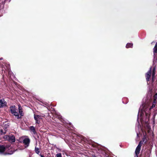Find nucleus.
<instances>
[{"instance_id": "f257e3e1", "label": "nucleus", "mask_w": 157, "mask_h": 157, "mask_svg": "<svg viewBox=\"0 0 157 157\" xmlns=\"http://www.w3.org/2000/svg\"><path fill=\"white\" fill-rule=\"evenodd\" d=\"M155 103H154V102L151 107L149 106L147 107L146 105H144V106L140 107V110L138 113L137 119L138 126L140 124L139 119L142 125H143L144 124V116H145L147 120V121H145V122L148 128H149L148 124L147 122L150 115V110L151 109L155 107Z\"/></svg>"}, {"instance_id": "f03ea898", "label": "nucleus", "mask_w": 157, "mask_h": 157, "mask_svg": "<svg viewBox=\"0 0 157 157\" xmlns=\"http://www.w3.org/2000/svg\"><path fill=\"white\" fill-rule=\"evenodd\" d=\"M152 82H153V79L154 78V76L155 74V69H152V71H151V69H150V70L148 71L146 74V79L147 82V84H148L149 83L148 82L149 81L150 78L152 74Z\"/></svg>"}, {"instance_id": "7ed1b4c3", "label": "nucleus", "mask_w": 157, "mask_h": 157, "mask_svg": "<svg viewBox=\"0 0 157 157\" xmlns=\"http://www.w3.org/2000/svg\"><path fill=\"white\" fill-rule=\"evenodd\" d=\"M4 138L11 142H14L15 141V137L13 135H6L4 136Z\"/></svg>"}, {"instance_id": "20e7f679", "label": "nucleus", "mask_w": 157, "mask_h": 157, "mask_svg": "<svg viewBox=\"0 0 157 157\" xmlns=\"http://www.w3.org/2000/svg\"><path fill=\"white\" fill-rule=\"evenodd\" d=\"M20 140H22L23 144L25 145V147H27L28 146L30 142L29 139L26 137H22L20 139Z\"/></svg>"}, {"instance_id": "39448f33", "label": "nucleus", "mask_w": 157, "mask_h": 157, "mask_svg": "<svg viewBox=\"0 0 157 157\" xmlns=\"http://www.w3.org/2000/svg\"><path fill=\"white\" fill-rule=\"evenodd\" d=\"M142 146L141 141H140L136 148L135 151V153L136 156L137 157L138 155L139 154L141 149V147Z\"/></svg>"}, {"instance_id": "423d86ee", "label": "nucleus", "mask_w": 157, "mask_h": 157, "mask_svg": "<svg viewBox=\"0 0 157 157\" xmlns=\"http://www.w3.org/2000/svg\"><path fill=\"white\" fill-rule=\"evenodd\" d=\"M7 105V103L4 99L0 100V108L6 107Z\"/></svg>"}, {"instance_id": "0eeeda50", "label": "nucleus", "mask_w": 157, "mask_h": 157, "mask_svg": "<svg viewBox=\"0 0 157 157\" xmlns=\"http://www.w3.org/2000/svg\"><path fill=\"white\" fill-rule=\"evenodd\" d=\"M34 118L36 121V123L39 124L40 121V120L41 119V117L39 115H34Z\"/></svg>"}, {"instance_id": "6e6552de", "label": "nucleus", "mask_w": 157, "mask_h": 157, "mask_svg": "<svg viewBox=\"0 0 157 157\" xmlns=\"http://www.w3.org/2000/svg\"><path fill=\"white\" fill-rule=\"evenodd\" d=\"M8 126V125H5V126L4 127V128L3 129H1L0 133L1 134H4L6 133V131H7L8 130L7 126Z\"/></svg>"}, {"instance_id": "1a4fd4ad", "label": "nucleus", "mask_w": 157, "mask_h": 157, "mask_svg": "<svg viewBox=\"0 0 157 157\" xmlns=\"http://www.w3.org/2000/svg\"><path fill=\"white\" fill-rule=\"evenodd\" d=\"M6 148L3 145L0 146V154H4V152L6 150Z\"/></svg>"}, {"instance_id": "9d476101", "label": "nucleus", "mask_w": 157, "mask_h": 157, "mask_svg": "<svg viewBox=\"0 0 157 157\" xmlns=\"http://www.w3.org/2000/svg\"><path fill=\"white\" fill-rule=\"evenodd\" d=\"M8 73L9 76L13 80L15 79V76L12 72L9 71Z\"/></svg>"}, {"instance_id": "9b49d317", "label": "nucleus", "mask_w": 157, "mask_h": 157, "mask_svg": "<svg viewBox=\"0 0 157 157\" xmlns=\"http://www.w3.org/2000/svg\"><path fill=\"white\" fill-rule=\"evenodd\" d=\"M10 109L12 113H14L16 111H17L16 109V106L15 105L11 106L10 107Z\"/></svg>"}, {"instance_id": "f8f14e48", "label": "nucleus", "mask_w": 157, "mask_h": 157, "mask_svg": "<svg viewBox=\"0 0 157 157\" xmlns=\"http://www.w3.org/2000/svg\"><path fill=\"white\" fill-rule=\"evenodd\" d=\"M2 67L4 69H6H6H10V66L9 64L5 63L3 65Z\"/></svg>"}, {"instance_id": "ddd939ff", "label": "nucleus", "mask_w": 157, "mask_h": 157, "mask_svg": "<svg viewBox=\"0 0 157 157\" xmlns=\"http://www.w3.org/2000/svg\"><path fill=\"white\" fill-rule=\"evenodd\" d=\"M16 111L14 112V113H12L14 116H15L17 119H19L21 117V116L19 114V113Z\"/></svg>"}, {"instance_id": "4468645a", "label": "nucleus", "mask_w": 157, "mask_h": 157, "mask_svg": "<svg viewBox=\"0 0 157 157\" xmlns=\"http://www.w3.org/2000/svg\"><path fill=\"white\" fill-rule=\"evenodd\" d=\"M153 52L154 55L157 53V42L155 44V46L153 48Z\"/></svg>"}, {"instance_id": "2eb2a0df", "label": "nucleus", "mask_w": 157, "mask_h": 157, "mask_svg": "<svg viewBox=\"0 0 157 157\" xmlns=\"http://www.w3.org/2000/svg\"><path fill=\"white\" fill-rule=\"evenodd\" d=\"M30 129L32 132L34 134L36 133V132L35 131V128L33 126H30Z\"/></svg>"}, {"instance_id": "dca6fc26", "label": "nucleus", "mask_w": 157, "mask_h": 157, "mask_svg": "<svg viewBox=\"0 0 157 157\" xmlns=\"http://www.w3.org/2000/svg\"><path fill=\"white\" fill-rule=\"evenodd\" d=\"M18 107L19 112V113L20 114V115L21 116V117L23 115H22V111L21 107L20 105H18Z\"/></svg>"}, {"instance_id": "f3484780", "label": "nucleus", "mask_w": 157, "mask_h": 157, "mask_svg": "<svg viewBox=\"0 0 157 157\" xmlns=\"http://www.w3.org/2000/svg\"><path fill=\"white\" fill-rule=\"evenodd\" d=\"M132 44L131 43H128L127 44L126 47V48H132Z\"/></svg>"}, {"instance_id": "a211bd4d", "label": "nucleus", "mask_w": 157, "mask_h": 157, "mask_svg": "<svg viewBox=\"0 0 157 157\" xmlns=\"http://www.w3.org/2000/svg\"><path fill=\"white\" fill-rule=\"evenodd\" d=\"M35 151L37 154H38L40 152L39 149L38 147H36L35 149Z\"/></svg>"}, {"instance_id": "6ab92c4d", "label": "nucleus", "mask_w": 157, "mask_h": 157, "mask_svg": "<svg viewBox=\"0 0 157 157\" xmlns=\"http://www.w3.org/2000/svg\"><path fill=\"white\" fill-rule=\"evenodd\" d=\"M157 98V93L154 96V103H156V100Z\"/></svg>"}, {"instance_id": "aec40b11", "label": "nucleus", "mask_w": 157, "mask_h": 157, "mask_svg": "<svg viewBox=\"0 0 157 157\" xmlns=\"http://www.w3.org/2000/svg\"><path fill=\"white\" fill-rule=\"evenodd\" d=\"M56 156L57 157H62L61 154L60 153L57 154Z\"/></svg>"}, {"instance_id": "412c9836", "label": "nucleus", "mask_w": 157, "mask_h": 157, "mask_svg": "<svg viewBox=\"0 0 157 157\" xmlns=\"http://www.w3.org/2000/svg\"><path fill=\"white\" fill-rule=\"evenodd\" d=\"M156 68V67L155 66L154 67H153V69H155Z\"/></svg>"}, {"instance_id": "4be33fe9", "label": "nucleus", "mask_w": 157, "mask_h": 157, "mask_svg": "<svg viewBox=\"0 0 157 157\" xmlns=\"http://www.w3.org/2000/svg\"><path fill=\"white\" fill-rule=\"evenodd\" d=\"M13 152H12L11 153H9L8 154H10V155H11L13 153Z\"/></svg>"}, {"instance_id": "5701e85b", "label": "nucleus", "mask_w": 157, "mask_h": 157, "mask_svg": "<svg viewBox=\"0 0 157 157\" xmlns=\"http://www.w3.org/2000/svg\"><path fill=\"white\" fill-rule=\"evenodd\" d=\"M41 157H44V156L42 155H41Z\"/></svg>"}, {"instance_id": "b1692460", "label": "nucleus", "mask_w": 157, "mask_h": 157, "mask_svg": "<svg viewBox=\"0 0 157 157\" xmlns=\"http://www.w3.org/2000/svg\"><path fill=\"white\" fill-rule=\"evenodd\" d=\"M2 58H0V60H2Z\"/></svg>"}, {"instance_id": "393cba45", "label": "nucleus", "mask_w": 157, "mask_h": 157, "mask_svg": "<svg viewBox=\"0 0 157 157\" xmlns=\"http://www.w3.org/2000/svg\"><path fill=\"white\" fill-rule=\"evenodd\" d=\"M94 157H96L95 156H94Z\"/></svg>"}, {"instance_id": "a878e982", "label": "nucleus", "mask_w": 157, "mask_h": 157, "mask_svg": "<svg viewBox=\"0 0 157 157\" xmlns=\"http://www.w3.org/2000/svg\"><path fill=\"white\" fill-rule=\"evenodd\" d=\"M153 63H154V64H155V62H154H154Z\"/></svg>"}]
</instances>
